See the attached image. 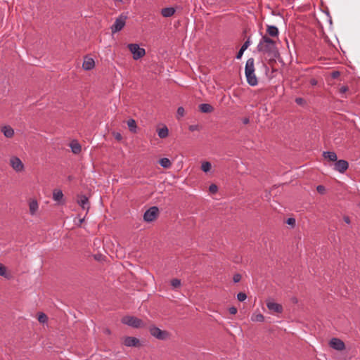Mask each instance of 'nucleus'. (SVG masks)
<instances>
[{"label": "nucleus", "mask_w": 360, "mask_h": 360, "mask_svg": "<svg viewBox=\"0 0 360 360\" xmlns=\"http://www.w3.org/2000/svg\"><path fill=\"white\" fill-rule=\"evenodd\" d=\"M77 202L78 205L86 212L90 208V203L88 197L84 195H78Z\"/></svg>", "instance_id": "10"}, {"label": "nucleus", "mask_w": 360, "mask_h": 360, "mask_svg": "<svg viewBox=\"0 0 360 360\" xmlns=\"http://www.w3.org/2000/svg\"><path fill=\"white\" fill-rule=\"evenodd\" d=\"M0 276H4L6 278L9 277V275L7 274L6 267L0 263Z\"/></svg>", "instance_id": "28"}, {"label": "nucleus", "mask_w": 360, "mask_h": 360, "mask_svg": "<svg viewBox=\"0 0 360 360\" xmlns=\"http://www.w3.org/2000/svg\"><path fill=\"white\" fill-rule=\"evenodd\" d=\"M255 60L253 58H250L246 61L245 74L247 82L252 86L258 84V79L255 75Z\"/></svg>", "instance_id": "2"}, {"label": "nucleus", "mask_w": 360, "mask_h": 360, "mask_svg": "<svg viewBox=\"0 0 360 360\" xmlns=\"http://www.w3.org/2000/svg\"><path fill=\"white\" fill-rule=\"evenodd\" d=\"M150 335L160 340H166L169 338V333L167 330H162L155 326H151L149 328Z\"/></svg>", "instance_id": "3"}, {"label": "nucleus", "mask_w": 360, "mask_h": 360, "mask_svg": "<svg viewBox=\"0 0 360 360\" xmlns=\"http://www.w3.org/2000/svg\"><path fill=\"white\" fill-rule=\"evenodd\" d=\"M70 147L74 154H79L82 150L80 143L76 140H73L70 142Z\"/></svg>", "instance_id": "16"}, {"label": "nucleus", "mask_w": 360, "mask_h": 360, "mask_svg": "<svg viewBox=\"0 0 360 360\" xmlns=\"http://www.w3.org/2000/svg\"><path fill=\"white\" fill-rule=\"evenodd\" d=\"M113 136H114L115 139L118 141H120L122 139L121 134H120L118 132L113 133Z\"/></svg>", "instance_id": "42"}, {"label": "nucleus", "mask_w": 360, "mask_h": 360, "mask_svg": "<svg viewBox=\"0 0 360 360\" xmlns=\"http://www.w3.org/2000/svg\"><path fill=\"white\" fill-rule=\"evenodd\" d=\"M39 208L38 202L36 200H32L29 203V210L31 215H34Z\"/></svg>", "instance_id": "18"}, {"label": "nucleus", "mask_w": 360, "mask_h": 360, "mask_svg": "<svg viewBox=\"0 0 360 360\" xmlns=\"http://www.w3.org/2000/svg\"><path fill=\"white\" fill-rule=\"evenodd\" d=\"M124 345L127 347H139L140 341L137 338L128 336L124 339Z\"/></svg>", "instance_id": "12"}, {"label": "nucleus", "mask_w": 360, "mask_h": 360, "mask_svg": "<svg viewBox=\"0 0 360 360\" xmlns=\"http://www.w3.org/2000/svg\"><path fill=\"white\" fill-rule=\"evenodd\" d=\"M340 72L338 71H333L332 73H331V77L333 78V79H336L338 78L339 76H340Z\"/></svg>", "instance_id": "43"}, {"label": "nucleus", "mask_w": 360, "mask_h": 360, "mask_svg": "<svg viewBox=\"0 0 360 360\" xmlns=\"http://www.w3.org/2000/svg\"><path fill=\"white\" fill-rule=\"evenodd\" d=\"M250 45V39H248L245 43L242 45V46L240 47L242 49V50H244L245 51L248 46Z\"/></svg>", "instance_id": "34"}, {"label": "nucleus", "mask_w": 360, "mask_h": 360, "mask_svg": "<svg viewBox=\"0 0 360 360\" xmlns=\"http://www.w3.org/2000/svg\"><path fill=\"white\" fill-rule=\"evenodd\" d=\"M130 52L133 55V58L134 60H139L141 58L143 57L146 54V51L144 49L141 48L137 44H129L127 45Z\"/></svg>", "instance_id": "6"}, {"label": "nucleus", "mask_w": 360, "mask_h": 360, "mask_svg": "<svg viewBox=\"0 0 360 360\" xmlns=\"http://www.w3.org/2000/svg\"><path fill=\"white\" fill-rule=\"evenodd\" d=\"M218 191V187L216 184H211L210 186H209V191L211 193H216Z\"/></svg>", "instance_id": "33"}, {"label": "nucleus", "mask_w": 360, "mask_h": 360, "mask_svg": "<svg viewBox=\"0 0 360 360\" xmlns=\"http://www.w3.org/2000/svg\"><path fill=\"white\" fill-rule=\"evenodd\" d=\"M171 285L174 288H178L181 285V281L177 278H174L171 281Z\"/></svg>", "instance_id": "30"}, {"label": "nucleus", "mask_w": 360, "mask_h": 360, "mask_svg": "<svg viewBox=\"0 0 360 360\" xmlns=\"http://www.w3.org/2000/svg\"><path fill=\"white\" fill-rule=\"evenodd\" d=\"M199 110L204 113H210L213 112L214 108L208 103H202L199 105Z\"/></svg>", "instance_id": "21"}, {"label": "nucleus", "mask_w": 360, "mask_h": 360, "mask_svg": "<svg viewBox=\"0 0 360 360\" xmlns=\"http://www.w3.org/2000/svg\"><path fill=\"white\" fill-rule=\"evenodd\" d=\"M323 156L324 157V158L328 159L330 161L332 162H336L338 159L336 153L332 151L323 152Z\"/></svg>", "instance_id": "22"}, {"label": "nucleus", "mask_w": 360, "mask_h": 360, "mask_svg": "<svg viewBox=\"0 0 360 360\" xmlns=\"http://www.w3.org/2000/svg\"><path fill=\"white\" fill-rule=\"evenodd\" d=\"M175 13V9L172 7L164 8L161 11V14L165 18L172 16Z\"/></svg>", "instance_id": "20"}, {"label": "nucleus", "mask_w": 360, "mask_h": 360, "mask_svg": "<svg viewBox=\"0 0 360 360\" xmlns=\"http://www.w3.org/2000/svg\"><path fill=\"white\" fill-rule=\"evenodd\" d=\"M115 1H122V0H115Z\"/></svg>", "instance_id": "50"}, {"label": "nucleus", "mask_w": 360, "mask_h": 360, "mask_svg": "<svg viewBox=\"0 0 360 360\" xmlns=\"http://www.w3.org/2000/svg\"><path fill=\"white\" fill-rule=\"evenodd\" d=\"M316 191H318V193H321V194H323L325 193V191H326V188L323 186L322 185H319L317 187H316Z\"/></svg>", "instance_id": "36"}, {"label": "nucleus", "mask_w": 360, "mask_h": 360, "mask_svg": "<svg viewBox=\"0 0 360 360\" xmlns=\"http://www.w3.org/2000/svg\"><path fill=\"white\" fill-rule=\"evenodd\" d=\"M160 165L163 167L168 169L172 166L171 161L167 158H162L159 161Z\"/></svg>", "instance_id": "25"}, {"label": "nucleus", "mask_w": 360, "mask_h": 360, "mask_svg": "<svg viewBox=\"0 0 360 360\" xmlns=\"http://www.w3.org/2000/svg\"><path fill=\"white\" fill-rule=\"evenodd\" d=\"M244 51H244V50H242V49L240 48V50H239V51L238 52V53H237V55H236V58H237V59H240V58H241V57H242V56H243V54Z\"/></svg>", "instance_id": "44"}, {"label": "nucleus", "mask_w": 360, "mask_h": 360, "mask_svg": "<svg viewBox=\"0 0 360 360\" xmlns=\"http://www.w3.org/2000/svg\"><path fill=\"white\" fill-rule=\"evenodd\" d=\"M243 124H248V123L250 122V120H249V118H248V117L244 118V119L243 120Z\"/></svg>", "instance_id": "47"}, {"label": "nucleus", "mask_w": 360, "mask_h": 360, "mask_svg": "<svg viewBox=\"0 0 360 360\" xmlns=\"http://www.w3.org/2000/svg\"><path fill=\"white\" fill-rule=\"evenodd\" d=\"M53 199L58 204H64L63 193L62 191L60 189H55L53 192Z\"/></svg>", "instance_id": "14"}, {"label": "nucleus", "mask_w": 360, "mask_h": 360, "mask_svg": "<svg viewBox=\"0 0 360 360\" xmlns=\"http://www.w3.org/2000/svg\"><path fill=\"white\" fill-rule=\"evenodd\" d=\"M233 280L234 283H238L241 280V275L239 274H234Z\"/></svg>", "instance_id": "38"}, {"label": "nucleus", "mask_w": 360, "mask_h": 360, "mask_svg": "<svg viewBox=\"0 0 360 360\" xmlns=\"http://www.w3.org/2000/svg\"><path fill=\"white\" fill-rule=\"evenodd\" d=\"M266 307L270 311L273 312L278 314L283 312L282 305L273 301H266Z\"/></svg>", "instance_id": "11"}, {"label": "nucleus", "mask_w": 360, "mask_h": 360, "mask_svg": "<svg viewBox=\"0 0 360 360\" xmlns=\"http://www.w3.org/2000/svg\"><path fill=\"white\" fill-rule=\"evenodd\" d=\"M329 345L331 348L338 351H342L345 349V345L344 342L336 338H333L330 340Z\"/></svg>", "instance_id": "9"}, {"label": "nucleus", "mask_w": 360, "mask_h": 360, "mask_svg": "<svg viewBox=\"0 0 360 360\" xmlns=\"http://www.w3.org/2000/svg\"><path fill=\"white\" fill-rule=\"evenodd\" d=\"M286 223L288 225H290L292 226H294L295 225V219L292 217H290L287 219Z\"/></svg>", "instance_id": "37"}, {"label": "nucleus", "mask_w": 360, "mask_h": 360, "mask_svg": "<svg viewBox=\"0 0 360 360\" xmlns=\"http://www.w3.org/2000/svg\"><path fill=\"white\" fill-rule=\"evenodd\" d=\"M10 165L11 167L16 172H21L24 171L25 166L21 160L16 157V156H12L10 158Z\"/></svg>", "instance_id": "8"}, {"label": "nucleus", "mask_w": 360, "mask_h": 360, "mask_svg": "<svg viewBox=\"0 0 360 360\" xmlns=\"http://www.w3.org/2000/svg\"><path fill=\"white\" fill-rule=\"evenodd\" d=\"M267 34L272 37H277L278 36V30L274 25H268L266 28Z\"/></svg>", "instance_id": "17"}, {"label": "nucleus", "mask_w": 360, "mask_h": 360, "mask_svg": "<svg viewBox=\"0 0 360 360\" xmlns=\"http://www.w3.org/2000/svg\"><path fill=\"white\" fill-rule=\"evenodd\" d=\"M257 49L269 61L275 60L279 56L276 41L266 35L262 37Z\"/></svg>", "instance_id": "1"}, {"label": "nucleus", "mask_w": 360, "mask_h": 360, "mask_svg": "<svg viewBox=\"0 0 360 360\" xmlns=\"http://www.w3.org/2000/svg\"><path fill=\"white\" fill-rule=\"evenodd\" d=\"M344 221L347 224H349L350 223V219L347 216L344 217Z\"/></svg>", "instance_id": "46"}, {"label": "nucleus", "mask_w": 360, "mask_h": 360, "mask_svg": "<svg viewBox=\"0 0 360 360\" xmlns=\"http://www.w3.org/2000/svg\"><path fill=\"white\" fill-rule=\"evenodd\" d=\"M291 300L293 303H297V299L296 297H292Z\"/></svg>", "instance_id": "48"}, {"label": "nucleus", "mask_w": 360, "mask_h": 360, "mask_svg": "<svg viewBox=\"0 0 360 360\" xmlns=\"http://www.w3.org/2000/svg\"><path fill=\"white\" fill-rule=\"evenodd\" d=\"M37 319H38V321L42 323H44L46 322H47V321H48L47 316L44 313H42V312H41L38 314Z\"/></svg>", "instance_id": "29"}, {"label": "nucleus", "mask_w": 360, "mask_h": 360, "mask_svg": "<svg viewBox=\"0 0 360 360\" xmlns=\"http://www.w3.org/2000/svg\"><path fill=\"white\" fill-rule=\"evenodd\" d=\"M295 102L298 105H303L305 103L304 100L302 98H297L295 99Z\"/></svg>", "instance_id": "41"}, {"label": "nucleus", "mask_w": 360, "mask_h": 360, "mask_svg": "<svg viewBox=\"0 0 360 360\" xmlns=\"http://www.w3.org/2000/svg\"><path fill=\"white\" fill-rule=\"evenodd\" d=\"M251 321L254 322H263L264 316L260 313H253L251 316Z\"/></svg>", "instance_id": "24"}, {"label": "nucleus", "mask_w": 360, "mask_h": 360, "mask_svg": "<svg viewBox=\"0 0 360 360\" xmlns=\"http://www.w3.org/2000/svg\"><path fill=\"white\" fill-rule=\"evenodd\" d=\"M309 82L312 86H316L317 84V80L315 79H311Z\"/></svg>", "instance_id": "45"}, {"label": "nucleus", "mask_w": 360, "mask_h": 360, "mask_svg": "<svg viewBox=\"0 0 360 360\" xmlns=\"http://www.w3.org/2000/svg\"><path fill=\"white\" fill-rule=\"evenodd\" d=\"M122 323L129 326L139 328L144 326L141 319L131 316H126L122 319Z\"/></svg>", "instance_id": "4"}, {"label": "nucleus", "mask_w": 360, "mask_h": 360, "mask_svg": "<svg viewBox=\"0 0 360 360\" xmlns=\"http://www.w3.org/2000/svg\"><path fill=\"white\" fill-rule=\"evenodd\" d=\"M246 298H247V295L245 292H240L238 293V295H237V299L240 302L245 301L246 300Z\"/></svg>", "instance_id": "32"}, {"label": "nucleus", "mask_w": 360, "mask_h": 360, "mask_svg": "<svg viewBox=\"0 0 360 360\" xmlns=\"http://www.w3.org/2000/svg\"><path fill=\"white\" fill-rule=\"evenodd\" d=\"M95 66V62L94 60L91 58H87L86 57L84 60L82 68L85 70H92Z\"/></svg>", "instance_id": "15"}, {"label": "nucleus", "mask_w": 360, "mask_h": 360, "mask_svg": "<svg viewBox=\"0 0 360 360\" xmlns=\"http://www.w3.org/2000/svg\"><path fill=\"white\" fill-rule=\"evenodd\" d=\"M105 332H106V333H108V334H110V330H108V329H106Z\"/></svg>", "instance_id": "49"}, {"label": "nucleus", "mask_w": 360, "mask_h": 360, "mask_svg": "<svg viewBox=\"0 0 360 360\" xmlns=\"http://www.w3.org/2000/svg\"><path fill=\"white\" fill-rule=\"evenodd\" d=\"M188 129L191 131H197V130L199 129V127L197 124L190 125L189 127H188Z\"/></svg>", "instance_id": "39"}, {"label": "nucleus", "mask_w": 360, "mask_h": 360, "mask_svg": "<svg viewBox=\"0 0 360 360\" xmlns=\"http://www.w3.org/2000/svg\"><path fill=\"white\" fill-rule=\"evenodd\" d=\"M158 134L160 139H165L167 137L169 134L168 128L166 126H164L163 127L159 129L158 130Z\"/></svg>", "instance_id": "23"}, {"label": "nucleus", "mask_w": 360, "mask_h": 360, "mask_svg": "<svg viewBox=\"0 0 360 360\" xmlns=\"http://www.w3.org/2000/svg\"><path fill=\"white\" fill-rule=\"evenodd\" d=\"M349 90V88L347 86H345V85H343L342 86L340 87L339 89V93L340 94H343L345 93H346L347 91Z\"/></svg>", "instance_id": "35"}, {"label": "nucleus", "mask_w": 360, "mask_h": 360, "mask_svg": "<svg viewBox=\"0 0 360 360\" xmlns=\"http://www.w3.org/2000/svg\"><path fill=\"white\" fill-rule=\"evenodd\" d=\"M127 15L124 13L120 14L116 19L113 25L111 26L112 33H116L122 30L126 24Z\"/></svg>", "instance_id": "5"}, {"label": "nucleus", "mask_w": 360, "mask_h": 360, "mask_svg": "<svg viewBox=\"0 0 360 360\" xmlns=\"http://www.w3.org/2000/svg\"><path fill=\"white\" fill-rule=\"evenodd\" d=\"M127 125H128V127H129V130L131 132H136V131L137 126H136V121L134 119H129L127 121Z\"/></svg>", "instance_id": "26"}, {"label": "nucleus", "mask_w": 360, "mask_h": 360, "mask_svg": "<svg viewBox=\"0 0 360 360\" xmlns=\"http://www.w3.org/2000/svg\"><path fill=\"white\" fill-rule=\"evenodd\" d=\"M158 213L159 210L157 207H151L145 212L143 214V219L147 222H151L158 217Z\"/></svg>", "instance_id": "7"}, {"label": "nucleus", "mask_w": 360, "mask_h": 360, "mask_svg": "<svg viewBox=\"0 0 360 360\" xmlns=\"http://www.w3.org/2000/svg\"><path fill=\"white\" fill-rule=\"evenodd\" d=\"M184 113H185L184 108L183 107H179L177 109V112H176L177 118L179 119L180 117H182L184 115Z\"/></svg>", "instance_id": "31"}, {"label": "nucleus", "mask_w": 360, "mask_h": 360, "mask_svg": "<svg viewBox=\"0 0 360 360\" xmlns=\"http://www.w3.org/2000/svg\"><path fill=\"white\" fill-rule=\"evenodd\" d=\"M212 168V165L210 162L205 161L203 162L201 165V169L204 172H208Z\"/></svg>", "instance_id": "27"}, {"label": "nucleus", "mask_w": 360, "mask_h": 360, "mask_svg": "<svg viewBox=\"0 0 360 360\" xmlns=\"http://www.w3.org/2000/svg\"><path fill=\"white\" fill-rule=\"evenodd\" d=\"M237 308L235 307H231L229 309V311L231 314H236L237 313Z\"/></svg>", "instance_id": "40"}, {"label": "nucleus", "mask_w": 360, "mask_h": 360, "mask_svg": "<svg viewBox=\"0 0 360 360\" xmlns=\"http://www.w3.org/2000/svg\"><path fill=\"white\" fill-rule=\"evenodd\" d=\"M349 165L346 160H340L336 161L334 165V169L340 173H343L347 169Z\"/></svg>", "instance_id": "13"}, {"label": "nucleus", "mask_w": 360, "mask_h": 360, "mask_svg": "<svg viewBox=\"0 0 360 360\" xmlns=\"http://www.w3.org/2000/svg\"><path fill=\"white\" fill-rule=\"evenodd\" d=\"M1 131L6 138H11L14 135V130L10 126H4L1 129Z\"/></svg>", "instance_id": "19"}]
</instances>
